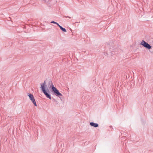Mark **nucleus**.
Instances as JSON below:
<instances>
[{
	"label": "nucleus",
	"instance_id": "obj_1",
	"mask_svg": "<svg viewBox=\"0 0 153 153\" xmlns=\"http://www.w3.org/2000/svg\"><path fill=\"white\" fill-rule=\"evenodd\" d=\"M41 86L43 92L47 98L51 99V96L47 92V91H48L49 90L47 87L46 83L45 81L43 83L41 84Z\"/></svg>",
	"mask_w": 153,
	"mask_h": 153
},
{
	"label": "nucleus",
	"instance_id": "obj_2",
	"mask_svg": "<svg viewBox=\"0 0 153 153\" xmlns=\"http://www.w3.org/2000/svg\"><path fill=\"white\" fill-rule=\"evenodd\" d=\"M49 83L51 84V87H52V89L56 96H62V94L59 91L55 88L53 84L51 81L49 82Z\"/></svg>",
	"mask_w": 153,
	"mask_h": 153
},
{
	"label": "nucleus",
	"instance_id": "obj_3",
	"mask_svg": "<svg viewBox=\"0 0 153 153\" xmlns=\"http://www.w3.org/2000/svg\"><path fill=\"white\" fill-rule=\"evenodd\" d=\"M140 44L144 47L148 49H150L152 48L151 46L149 44L144 40H142Z\"/></svg>",
	"mask_w": 153,
	"mask_h": 153
},
{
	"label": "nucleus",
	"instance_id": "obj_4",
	"mask_svg": "<svg viewBox=\"0 0 153 153\" xmlns=\"http://www.w3.org/2000/svg\"><path fill=\"white\" fill-rule=\"evenodd\" d=\"M28 96L29 97L30 99L31 100L34 105L35 106H36L37 105L36 103V102L35 101V100L34 98L33 95L30 93H28Z\"/></svg>",
	"mask_w": 153,
	"mask_h": 153
},
{
	"label": "nucleus",
	"instance_id": "obj_5",
	"mask_svg": "<svg viewBox=\"0 0 153 153\" xmlns=\"http://www.w3.org/2000/svg\"><path fill=\"white\" fill-rule=\"evenodd\" d=\"M90 125L92 126L95 127H97L98 126V124L97 123H94L93 122H91L90 123Z\"/></svg>",
	"mask_w": 153,
	"mask_h": 153
},
{
	"label": "nucleus",
	"instance_id": "obj_6",
	"mask_svg": "<svg viewBox=\"0 0 153 153\" xmlns=\"http://www.w3.org/2000/svg\"><path fill=\"white\" fill-rule=\"evenodd\" d=\"M61 29L64 32H66V29L63 28V27H62V28H61Z\"/></svg>",
	"mask_w": 153,
	"mask_h": 153
},
{
	"label": "nucleus",
	"instance_id": "obj_7",
	"mask_svg": "<svg viewBox=\"0 0 153 153\" xmlns=\"http://www.w3.org/2000/svg\"><path fill=\"white\" fill-rule=\"evenodd\" d=\"M51 23H54V24H56V22H54V21H53L51 22Z\"/></svg>",
	"mask_w": 153,
	"mask_h": 153
},
{
	"label": "nucleus",
	"instance_id": "obj_8",
	"mask_svg": "<svg viewBox=\"0 0 153 153\" xmlns=\"http://www.w3.org/2000/svg\"><path fill=\"white\" fill-rule=\"evenodd\" d=\"M59 28L61 29V28H62V26H61L60 25H59Z\"/></svg>",
	"mask_w": 153,
	"mask_h": 153
},
{
	"label": "nucleus",
	"instance_id": "obj_9",
	"mask_svg": "<svg viewBox=\"0 0 153 153\" xmlns=\"http://www.w3.org/2000/svg\"><path fill=\"white\" fill-rule=\"evenodd\" d=\"M56 24H57V25H58V26H59V25H59L58 23H56Z\"/></svg>",
	"mask_w": 153,
	"mask_h": 153
}]
</instances>
